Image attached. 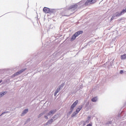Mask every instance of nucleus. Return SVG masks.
Returning <instances> with one entry per match:
<instances>
[{"mask_svg":"<svg viewBox=\"0 0 126 126\" xmlns=\"http://www.w3.org/2000/svg\"><path fill=\"white\" fill-rule=\"evenodd\" d=\"M43 10L45 11V12L48 13L49 12V9L48 8H44Z\"/></svg>","mask_w":126,"mask_h":126,"instance_id":"14","label":"nucleus"},{"mask_svg":"<svg viewBox=\"0 0 126 126\" xmlns=\"http://www.w3.org/2000/svg\"><path fill=\"white\" fill-rule=\"evenodd\" d=\"M121 59L123 61L126 60V54H123V55H121Z\"/></svg>","mask_w":126,"mask_h":126,"instance_id":"9","label":"nucleus"},{"mask_svg":"<svg viewBox=\"0 0 126 126\" xmlns=\"http://www.w3.org/2000/svg\"><path fill=\"white\" fill-rule=\"evenodd\" d=\"M88 119H89V120H90V117H88Z\"/></svg>","mask_w":126,"mask_h":126,"instance_id":"18","label":"nucleus"},{"mask_svg":"<svg viewBox=\"0 0 126 126\" xmlns=\"http://www.w3.org/2000/svg\"><path fill=\"white\" fill-rule=\"evenodd\" d=\"M75 8H76L77 7V5H75Z\"/></svg>","mask_w":126,"mask_h":126,"instance_id":"17","label":"nucleus"},{"mask_svg":"<svg viewBox=\"0 0 126 126\" xmlns=\"http://www.w3.org/2000/svg\"><path fill=\"white\" fill-rule=\"evenodd\" d=\"M120 73H121V74H123V73H124V71L123 70H121L120 71Z\"/></svg>","mask_w":126,"mask_h":126,"instance_id":"16","label":"nucleus"},{"mask_svg":"<svg viewBox=\"0 0 126 126\" xmlns=\"http://www.w3.org/2000/svg\"><path fill=\"white\" fill-rule=\"evenodd\" d=\"M77 37H78L79 35L83 34V31H79L75 33Z\"/></svg>","mask_w":126,"mask_h":126,"instance_id":"3","label":"nucleus"},{"mask_svg":"<svg viewBox=\"0 0 126 126\" xmlns=\"http://www.w3.org/2000/svg\"><path fill=\"white\" fill-rule=\"evenodd\" d=\"M126 8L125 9H124L121 12H120V15H122L123 13H126Z\"/></svg>","mask_w":126,"mask_h":126,"instance_id":"12","label":"nucleus"},{"mask_svg":"<svg viewBox=\"0 0 126 126\" xmlns=\"http://www.w3.org/2000/svg\"><path fill=\"white\" fill-rule=\"evenodd\" d=\"M97 100H98V98H97V97H93L92 99V102H97Z\"/></svg>","mask_w":126,"mask_h":126,"instance_id":"11","label":"nucleus"},{"mask_svg":"<svg viewBox=\"0 0 126 126\" xmlns=\"http://www.w3.org/2000/svg\"><path fill=\"white\" fill-rule=\"evenodd\" d=\"M77 37V36L75 35V33H74L71 38V41H74Z\"/></svg>","mask_w":126,"mask_h":126,"instance_id":"7","label":"nucleus"},{"mask_svg":"<svg viewBox=\"0 0 126 126\" xmlns=\"http://www.w3.org/2000/svg\"><path fill=\"white\" fill-rule=\"evenodd\" d=\"M51 115H52V112H50L49 113L47 114V115L44 116L45 119H46V120L50 119V118H51Z\"/></svg>","mask_w":126,"mask_h":126,"instance_id":"4","label":"nucleus"},{"mask_svg":"<svg viewBox=\"0 0 126 126\" xmlns=\"http://www.w3.org/2000/svg\"><path fill=\"white\" fill-rule=\"evenodd\" d=\"M5 94H6V93L5 92L0 93V98H1V97H3V96H4Z\"/></svg>","mask_w":126,"mask_h":126,"instance_id":"10","label":"nucleus"},{"mask_svg":"<svg viewBox=\"0 0 126 126\" xmlns=\"http://www.w3.org/2000/svg\"><path fill=\"white\" fill-rule=\"evenodd\" d=\"M59 92H60V89H57L55 92V94H54V96H57L58 93H59Z\"/></svg>","mask_w":126,"mask_h":126,"instance_id":"13","label":"nucleus"},{"mask_svg":"<svg viewBox=\"0 0 126 126\" xmlns=\"http://www.w3.org/2000/svg\"><path fill=\"white\" fill-rule=\"evenodd\" d=\"M28 113V109H25V110H24L23 112H22V114H21V116H24L25 115H26V114H27Z\"/></svg>","mask_w":126,"mask_h":126,"instance_id":"5","label":"nucleus"},{"mask_svg":"<svg viewBox=\"0 0 126 126\" xmlns=\"http://www.w3.org/2000/svg\"><path fill=\"white\" fill-rule=\"evenodd\" d=\"M25 70V69H22V70H20V71L16 73V75H18L19 74H20V73H22V72H23V71H24Z\"/></svg>","mask_w":126,"mask_h":126,"instance_id":"8","label":"nucleus"},{"mask_svg":"<svg viewBox=\"0 0 126 126\" xmlns=\"http://www.w3.org/2000/svg\"><path fill=\"white\" fill-rule=\"evenodd\" d=\"M53 122H54V119L53 118H52L51 119H50L49 121V124H52L53 123Z\"/></svg>","mask_w":126,"mask_h":126,"instance_id":"15","label":"nucleus"},{"mask_svg":"<svg viewBox=\"0 0 126 126\" xmlns=\"http://www.w3.org/2000/svg\"><path fill=\"white\" fill-rule=\"evenodd\" d=\"M81 109H82V106H79L76 110V112L77 113H79L80 111L81 110Z\"/></svg>","mask_w":126,"mask_h":126,"instance_id":"6","label":"nucleus"},{"mask_svg":"<svg viewBox=\"0 0 126 126\" xmlns=\"http://www.w3.org/2000/svg\"><path fill=\"white\" fill-rule=\"evenodd\" d=\"M97 1V0H87L85 3L86 5H90V4H93Z\"/></svg>","mask_w":126,"mask_h":126,"instance_id":"1","label":"nucleus"},{"mask_svg":"<svg viewBox=\"0 0 126 126\" xmlns=\"http://www.w3.org/2000/svg\"><path fill=\"white\" fill-rule=\"evenodd\" d=\"M77 103H78V101H76L72 104L70 107V111H73L74 108H75V106L77 105Z\"/></svg>","mask_w":126,"mask_h":126,"instance_id":"2","label":"nucleus"}]
</instances>
